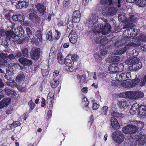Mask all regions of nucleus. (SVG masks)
Returning <instances> with one entry per match:
<instances>
[{
    "label": "nucleus",
    "mask_w": 146,
    "mask_h": 146,
    "mask_svg": "<svg viewBox=\"0 0 146 146\" xmlns=\"http://www.w3.org/2000/svg\"><path fill=\"white\" fill-rule=\"evenodd\" d=\"M8 54L6 53H3L0 54V67L10 66L15 67L17 65L13 61L11 62L7 60Z\"/></svg>",
    "instance_id": "5"
},
{
    "label": "nucleus",
    "mask_w": 146,
    "mask_h": 146,
    "mask_svg": "<svg viewBox=\"0 0 146 146\" xmlns=\"http://www.w3.org/2000/svg\"><path fill=\"white\" fill-rule=\"evenodd\" d=\"M139 115L141 117H143L146 114V107L144 106H141L139 108Z\"/></svg>",
    "instance_id": "23"
},
{
    "label": "nucleus",
    "mask_w": 146,
    "mask_h": 146,
    "mask_svg": "<svg viewBox=\"0 0 146 146\" xmlns=\"http://www.w3.org/2000/svg\"><path fill=\"white\" fill-rule=\"evenodd\" d=\"M146 84V74H145L143 78L141 80L140 83V85L143 86Z\"/></svg>",
    "instance_id": "55"
},
{
    "label": "nucleus",
    "mask_w": 146,
    "mask_h": 146,
    "mask_svg": "<svg viewBox=\"0 0 146 146\" xmlns=\"http://www.w3.org/2000/svg\"><path fill=\"white\" fill-rule=\"evenodd\" d=\"M77 36L75 31L74 30H72L69 35L70 42L72 43H75L77 42Z\"/></svg>",
    "instance_id": "13"
},
{
    "label": "nucleus",
    "mask_w": 146,
    "mask_h": 146,
    "mask_svg": "<svg viewBox=\"0 0 146 146\" xmlns=\"http://www.w3.org/2000/svg\"><path fill=\"white\" fill-rule=\"evenodd\" d=\"M139 81V79L138 78L133 80L131 82H130L131 86V87H133L137 85Z\"/></svg>",
    "instance_id": "42"
},
{
    "label": "nucleus",
    "mask_w": 146,
    "mask_h": 146,
    "mask_svg": "<svg viewBox=\"0 0 146 146\" xmlns=\"http://www.w3.org/2000/svg\"><path fill=\"white\" fill-rule=\"evenodd\" d=\"M54 57V54L53 52V51H52L51 50L50 51V53L49 54V61L50 60V59L52 60H53V58Z\"/></svg>",
    "instance_id": "63"
},
{
    "label": "nucleus",
    "mask_w": 146,
    "mask_h": 146,
    "mask_svg": "<svg viewBox=\"0 0 146 146\" xmlns=\"http://www.w3.org/2000/svg\"><path fill=\"white\" fill-rule=\"evenodd\" d=\"M116 63H112L109 66V70L111 72H116Z\"/></svg>",
    "instance_id": "33"
},
{
    "label": "nucleus",
    "mask_w": 146,
    "mask_h": 146,
    "mask_svg": "<svg viewBox=\"0 0 146 146\" xmlns=\"http://www.w3.org/2000/svg\"><path fill=\"white\" fill-rule=\"evenodd\" d=\"M132 39L129 43L126 45L125 48L126 49V51H129L132 49L134 47L138 46L141 44L139 40H136L134 38H132Z\"/></svg>",
    "instance_id": "10"
},
{
    "label": "nucleus",
    "mask_w": 146,
    "mask_h": 146,
    "mask_svg": "<svg viewBox=\"0 0 146 146\" xmlns=\"http://www.w3.org/2000/svg\"><path fill=\"white\" fill-rule=\"evenodd\" d=\"M15 33L18 35L21 36L24 33V31L22 27L17 28V29L15 30Z\"/></svg>",
    "instance_id": "34"
},
{
    "label": "nucleus",
    "mask_w": 146,
    "mask_h": 146,
    "mask_svg": "<svg viewBox=\"0 0 146 146\" xmlns=\"http://www.w3.org/2000/svg\"><path fill=\"white\" fill-rule=\"evenodd\" d=\"M117 66H116V72H121L123 70V65L122 63H116Z\"/></svg>",
    "instance_id": "36"
},
{
    "label": "nucleus",
    "mask_w": 146,
    "mask_h": 146,
    "mask_svg": "<svg viewBox=\"0 0 146 146\" xmlns=\"http://www.w3.org/2000/svg\"><path fill=\"white\" fill-rule=\"evenodd\" d=\"M126 49L124 47L123 48H121L120 49L117 50L116 52L113 53L116 55H121L124 54L125 52Z\"/></svg>",
    "instance_id": "38"
},
{
    "label": "nucleus",
    "mask_w": 146,
    "mask_h": 146,
    "mask_svg": "<svg viewBox=\"0 0 146 146\" xmlns=\"http://www.w3.org/2000/svg\"><path fill=\"white\" fill-rule=\"evenodd\" d=\"M137 20V18L131 15L123 27V29H126L123 31V34L124 37H133L137 36L139 32V31L137 29H133L132 30V28L134 26V23Z\"/></svg>",
    "instance_id": "2"
},
{
    "label": "nucleus",
    "mask_w": 146,
    "mask_h": 146,
    "mask_svg": "<svg viewBox=\"0 0 146 146\" xmlns=\"http://www.w3.org/2000/svg\"><path fill=\"white\" fill-rule=\"evenodd\" d=\"M131 15L135 17L133 15H130L128 19H127L125 16V13L122 12H120L119 14L118 19L119 21H125V23H126L127 20L129 19Z\"/></svg>",
    "instance_id": "24"
},
{
    "label": "nucleus",
    "mask_w": 146,
    "mask_h": 146,
    "mask_svg": "<svg viewBox=\"0 0 146 146\" xmlns=\"http://www.w3.org/2000/svg\"><path fill=\"white\" fill-rule=\"evenodd\" d=\"M64 62L66 66L69 67L71 66L74 64V62L72 61L69 56H68L66 57L65 61H64Z\"/></svg>",
    "instance_id": "27"
},
{
    "label": "nucleus",
    "mask_w": 146,
    "mask_h": 146,
    "mask_svg": "<svg viewBox=\"0 0 146 146\" xmlns=\"http://www.w3.org/2000/svg\"><path fill=\"white\" fill-rule=\"evenodd\" d=\"M130 125H135V126H136V125H137V126H139L140 125H142V126H143V123L142 122H139L136 121H130Z\"/></svg>",
    "instance_id": "39"
},
{
    "label": "nucleus",
    "mask_w": 146,
    "mask_h": 146,
    "mask_svg": "<svg viewBox=\"0 0 146 146\" xmlns=\"http://www.w3.org/2000/svg\"><path fill=\"white\" fill-rule=\"evenodd\" d=\"M29 18L35 23H38L39 21V18L37 15L34 13H31L30 15Z\"/></svg>",
    "instance_id": "19"
},
{
    "label": "nucleus",
    "mask_w": 146,
    "mask_h": 146,
    "mask_svg": "<svg viewBox=\"0 0 146 146\" xmlns=\"http://www.w3.org/2000/svg\"><path fill=\"white\" fill-rule=\"evenodd\" d=\"M108 11L109 12V16L113 15H115L116 13V9L113 7H108Z\"/></svg>",
    "instance_id": "35"
},
{
    "label": "nucleus",
    "mask_w": 146,
    "mask_h": 146,
    "mask_svg": "<svg viewBox=\"0 0 146 146\" xmlns=\"http://www.w3.org/2000/svg\"><path fill=\"white\" fill-rule=\"evenodd\" d=\"M122 130L124 133L126 134H134L137 132L138 128L135 125L128 124L123 127Z\"/></svg>",
    "instance_id": "7"
},
{
    "label": "nucleus",
    "mask_w": 146,
    "mask_h": 146,
    "mask_svg": "<svg viewBox=\"0 0 146 146\" xmlns=\"http://www.w3.org/2000/svg\"><path fill=\"white\" fill-rule=\"evenodd\" d=\"M124 97H126L131 99L137 100L142 98L144 94L143 92L140 91H133L124 92L122 94Z\"/></svg>",
    "instance_id": "4"
},
{
    "label": "nucleus",
    "mask_w": 146,
    "mask_h": 146,
    "mask_svg": "<svg viewBox=\"0 0 146 146\" xmlns=\"http://www.w3.org/2000/svg\"><path fill=\"white\" fill-rule=\"evenodd\" d=\"M35 7L37 10L40 13L44 12L46 9V7L43 5L40 4L35 5Z\"/></svg>",
    "instance_id": "25"
},
{
    "label": "nucleus",
    "mask_w": 146,
    "mask_h": 146,
    "mask_svg": "<svg viewBox=\"0 0 146 146\" xmlns=\"http://www.w3.org/2000/svg\"><path fill=\"white\" fill-rule=\"evenodd\" d=\"M59 84V81L58 80L53 79L50 82V84L52 88H55Z\"/></svg>",
    "instance_id": "31"
},
{
    "label": "nucleus",
    "mask_w": 146,
    "mask_h": 146,
    "mask_svg": "<svg viewBox=\"0 0 146 146\" xmlns=\"http://www.w3.org/2000/svg\"><path fill=\"white\" fill-rule=\"evenodd\" d=\"M41 72L43 76H46L48 75L49 73V70L48 69L42 70Z\"/></svg>",
    "instance_id": "53"
},
{
    "label": "nucleus",
    "mask_w": 146,
    "mask_h": 146,
    "mask_svg": "<svg viewBox=\"0 0 146 146\" xmlns=\"http://www.w3.org/2000/svg\"><path fill=\"white\" fill-rule=\"evenodd\" d=\"M98 19V16L95 14L91 16L89 20L86 23V25L89 28L92 27V29L95 34L102 33V34L105 35L108 34L111 29V27L110 24L106 23L103 28V25L101 24H97V26H94L96 23Z\"/></svg>",
    "instance_id": "1"
},
{
    "label": "nucleus",
    "mask_w": 146,
    "mask_h": 146,
    "mask_svg": "<svg viewBox=\"0 0 146 146\" xmlns=\"http://www.w3.org/2000/svg\"><path fill=\"white\" fill-rule=\"evenodd\" d=\"M138 60H139V59L137 57L129 58L125 61V63L128 65L131 64L132 65L135 62V61L137 62Z\"/></svg>",
    "instance_id": "22"
},
{
    "label": "nucleus",
    "mask_w": 146,
    "mask_h": 146,
    "mask_svg": "<svg viewBox=\"0 0 146 146\" xmlns=\"http://www.w3.org/2000/svg\"><path fill=\"white\" fill-rule=\"evenodd\" d=\"M82 103L83 105L85 106V108H86V106H87L88 105V101L86 98H84L82 100Z\"/></svg>",
    "instance_id": "59"
},
{
    "label": "nucleus",
    "mask_w": 146,
    "mask_h": 146,
    "mask_svg": "<svg viewBox=\"0 0 146 146\" xmlns=\"http://www.w3.org/2000/svg\"><path fill=\"white\" fill-rule=\"evenodd\" d=\"M112 42V41H109V42H105V44H104L103 45L100 46V48L101 49V51L100 54L102 56H105L107 54L108 50L111 49L112 47L114 46H115V47H119L121 45V44L119 45L118 44V43H119L118 41L113 44V46H112L113 45H109L110 44H111Z\"/></svg>",
    "instance_id": "6"
},
{
    "label": "nucleus",
    "mask_w": 146,
    "mask_h": 146,
    "mask_svg": "<svg viewBox=\"0 0 146 146\" xmlns=\"http://www.w3.org/2000/svg\"><path fill=\"white\" fill-rule=\"evenodd\" d=\"M46 37L47 40L50 41L52 40L53 38L52 33L51 31H49L48 33L46 35Z\"/></svg>",
    "instance_id": "45"
},
{
    "label": "nucleus",
    "mask_w": 146,
    "mask_h": 146,
    "mask_svg": "<svg viewBox=\"0 0 146 146\" xmlns=\"http://www.w3.org/2000/svg\"><path fill=\"white\" fill-rule=\"evenodd\" d=\"M7 58L10 60H13L15 59V55H14L13 54H8Z\"/></svg>",
    "instance_id": "64"
},
{
    "label": "nucleus",
    "mask_w": 146,
    "mask_h": 146,
    "mask_svg": "<svg viewBox=\"0 0 146 146\" xmlns=\"http://www.w3.org/2000/svg\"><path fill=\"white\" fill-rule=\"evenodd\" d=\"M142 67V63L138 60L135 62L131 66H130L129 69L132 71H137L140 69Z\"/></svg>",
    "instance_id": "14"
},
{
    "label": "nucleus",
    "mask_w": 146,
    "mask_h": 146,
    "mask_svg": "<svg viewBox=\"0 0 146 146\" xmlns=\"http://www.w3.org/2000/svg\"><path fill=\"white\" fill-rule=\"evenodd\" d=\"M94 57L96 61L98 62H100L102 60V58L98 54H95L94 55Z\"/></svg>",
    "instance_id": "54"
},
{
    "label": "nucleus",
    "mask_w": 146,
    "mask_h": 146,
    "mask_svg": "<svg viewBox=\"0 0 146 146\" xmlns=\"http://www.w3.org/2000/svg\"><path fill=\"white\" fill-rule=\"evenodd\" d=\"M57 59L58 62L60 64L64 63V59L62 56V54L61 52H59L57 55Z\"/></svg>",
    "instance_id": "30"
},
{
    "label": "nucleus",
    "mask_w": 146,
    "mask_h": 146,
    "mask_svg": "<svg viewBox=\"0 0 146 146\" xmlns=\"http://www.w3.org/2000/svg\"><path fill=\"white\" fill-rule=\"evenodd\" d=\"M138 138L135 142L133 144V146H141L146 143V135H143Z\"/></svg>",
    "instance_id": "12"
},
{
    "label": "nucleus",
    "mask_w": 146,
    "mask_h": 146,
    "mask_svg": "<svg viewBox=\"0 0 146 146\" xmlns=\"http://www.w3.org/2000/svg\"><path fill=\"white\" fill-rule=\"evenodd\" d=\"M13 19L16 21H22L24 19V17L20 14L13 15Z\"/></svg>",
    "instance_id": "28"
},
{
    "label": "nucleus",
    "mask_w": 146,
    "mask_h": 146,
    "mask_svg": "<svg viewBox=\"0 0 146 146\" xmlns=\"http://www.w3.org/2000/svg\"><path fill=\"white\" fill-rule=\"evenodd\" d=\"M130 102L127 100H122L118 102V104L121 108L127 107L129 104Z\"/></svg>",
    "instance_id": "20"
},
{
    "label": "nucleus",
    "mask_w": 146,
    "mask_h": 146,
    "mask_svg": "<svg viewBox=\"0 0 146 146\" xmlns=\"http://www.w3.org/2000/svg\"><path fill=\"white\" fill-rule=\"evenodd\" d=\"M139 53V51L137 50L134 49L130 53V56H132L133 57H136L138 56Z\"/></svg>",
    "instance_id": "37"
},
{
    "label": "nucleus",
    "mask_w": 146,
    "mask_h": 146,
    "mask_svg": "<svg viewBox=\"0 0 146 146\" xmlns=\"http://www.w3.org/2000/svg\"><path fill=\"white\" fill-rule=\"evenodd\" d=\"M121 0H101L100 3L104 5L115 6L117 5V6L119 8L121 7Z\"/></svg>",
    "instance_id": "9"
},
{
    "label": "nucleus",
    "mask_w": 146,
    "mask_h": 146,
    "mask_svg": "<svg viewBox=\"0 0 146 146\" xmlns=\"http://www.w3.org/2000/svg\"><path fill=\"white\" fill-rule=\"evenodd\" d=\"M17 9H19L23 8L22 1H19L18 3H16L15 5Z\"/></svg>",
    "instance_id": "52"
},
{
    "label": "nucleus",
    "mask_w": 146,
    "mask_h": 146,
    "mask_svg": "<svg viewBox=\"0 0 146 146\" xmlns=\"http://www.w3.org/2000/svg\"><path fill=\"white\" fill-rule=\"evenodd\" d=\"M136 4L139 7H143L146 5V0H138Z\"/></svg>",
    "instance_id": "29"
},
{
    "label": "nucleus",
    "mask_w": 146,
    "mask_h": 146,
    "mask_svg": "<svg viewBox=\"0 0 146 146\" xmlns=\"http://www.w3.org/2000/svg\"><path fill=\"white\" fill-rule=\"evenodd\" d=\"M114 141L117 143H121L124 140L125 137L123 134L120 131L113 133L112 135Z\"/></svg>",
    "instance_id": "8"
},
{
    "label": "nucleus",
    "mask_w": 146,
    "mask_h": 146,
    "mask_svg": "<svg viewBox=\"0 0 146 146\" xmlns=\"http://www.w3.org/2000/svg\"><path fill=\"white\" fill-rule=\"evenodd\" d=\"M12 90H11L9 88H5L4 91L5 94L8 96H10V94Z\"/></svg>",
    "instance_id": "61"
},
{
    "label": "nucleus",
    "mask_w": 146,
    "mask_h": 146,
    "mask_svg": "<svg viewBox=\"0 0 146 146\" xmlns=\"http://www.w3.org/2000/svg\"><path fill=\"white\" fill-rule=\"evenodd\" d=\"M54 93L52 91H51L49 93L47 99V101L48 102H53L54 99Z\"/></svg>",
    "instance_id": "32"
},
{
    "label": "nucleus",
    "mask_w": 146,
    "mask_h": 146,
    "mask_svg": "<svg viewBox=\"0 0 146 146\" xmlns=\"http://www.w3.org/2000/svg\"><path fill=\"white\" fill-rule=\"evenodd\" d=\"M17 87L19 91L21 92H25L26 91V88L21 86H17Z\"/></svg>",
    "instance_id": "49"
},
{
    "label": "nucleus",
    "mask_w": 146,
    "mask_h": 146,
    "mask_svg": "<svg viewBox=\"0 0 146 146\" xmlns=\"http://www.w3.org/2000/svg\"><path fill=\"white\" fill-rule=\"evenodd\" d=\"M102 13L105 16H109L110 14L108 11V7H106L103 9Z\"/></svg>",
    "instance_id": "44"
},
{
    "label": "nucleus",
    "mask_w": 146,
    "mask_h": 146,
    "mask_svg": "<svg viewBox=\"0 0 146 146\" xmlns=\"http://www.w3.org/2000/svg\"><path fill=\"white\" fill-rule=\"evenodd\" d=\"M15 83V82L13 80H10L7 82V85L11 87H14Z\"/></svg>",
    "instance_id": "47"
},
{
    "label": "nucleus",
    "mask_w": 146,
    "mask_h": 146,
    "mask_svg": "<svg viewBox=\"0 0 146 146\" xmlns=\"http://www.w3.org/2000/svg\"><path fill=\"white\" fill-rule=\"evenodd\" d=\"M28 104L30 107V109L31 110H33L35 106V104L34 102L32 100H31L29 102Z\"/></svg>",
    "instance_id": "58"
},
{
    "label": "nucleus",
    "mask_w": 146,
    "mask_h": 146,
    "mask_svg": "<svg viewBox=\"0 0 146 146\" xmlns=\"http://www.w3.org/2000/svg\"><path fill=\"white\" fill-rule=\"evenodd\" d=\"M6 39L9 40L10 41H12L15 43L21 44L20 40L18 36L15 34L13 31L11 30H7L6 33ZM2 45L5 48H7L8 46V42L6 40L2 42Z\"/></svg>",
    "instance_id": "3"
},
{
    "label": "nucleus",
    "mask_w": 146,
    "mask_h": 146,
    "mask_svg": "<svg viewBox=\"0 0 146 146\" xmlns=\"http://www.w3.org/2000/svg\"><path fill=\"white\" fill-rule=\"evenodd\" d=\"M22 54L23 56L26 58L29 56L28 49L27 48H24L22 50Z\"/></svg>",
    "instance_id": "40"
},
{
    "label": "nucleus",
    "mask_w": 146,
    "mask_h": 146,
    "mask_svg": "<svg viewBox=\"0 0 146 146\" xmlns=\"http://www.w3.org/2000/svg\"><path fill=\"white\" fill-rule=\"evenodd\" d=\"M40 53V49L39 48L35 49L32 51V57L35 60H38L39 57Z\"/></svg>",
    "instance_id": "18"
},
{
    "label": "nucleus",
    "mask_w": 146,
    "mask_h": 146,
    "mask_svg": "<svg viewBox=\"0 0 146 146\" xmlns=\"http://www.w3.org/2000/svg\"><path fill=\"white\" fill-rule=\"evenodd\" d=\"M108 109V107L107 106L103 107L101 111V114L106 115L107 113Z\"/></svg>",
    "instance_id": "46"
},
{
    "label": "nucleus",
    "mask_w": 146,
    "mask_h": 146,
    "mask_svg": "<svg viewBox=\"0 0 146 146\" xmlns=\"http://www.w3.org/2000/svg\"><path fill=\"white\" fill-rule=\"evenodd\" d=\"M139 105L137 103L133 104L130 110V112L131 114H134L137 111V109L139 108Z\"/></svg>",
    "instance_id": "21"
},
{
    "label": "nucleus",
    "mask_w": 146,
    "mask_h": 146,
    "mask_svg": "<svg viewBox=\"0 0 146 146\" xmlns=\"http://www.w3.org/2000/svg\"><path fill=\"white\" fill-rule=\"evenodd\" d=\"M112 60L114 62H117L119 61L120 60V58L119 56H114L112 57Z\"/></svg>",
    "instance_id": "62"
},
{
    "label": "nucleus",
    "mask_w": 146,
    "mask_h": 146,
    "mask_svg": "<svg viewBox=\"0 0 146 146\" xmlns=\"http://www.w3.org/2000/svg\"><path fill=\"white\" fill-rule=\"evenodd\" d=\"M61 35L60 33L57 30H55V38L56 40H58Z\"/></svg>",
    "instance_id": "60"
},
{
    "label": "nucleus",
    "mask_w": 146,
    "mask_h": 146,
    "mask_svg": "<svg viewBox=\"0 0 146 146\" xmlns=\"http://www.w3.org/2000/svg\"><path fill=\"white\" fill-rule=\"evenodd\" d=\"M131 78V74L130 72L124 73L116 75L115 79L117 81L120 82L123 80L125 81Z\"/></svg>",
    "instance_id": "11"
},
{
    "label": "nucleus",
    "mask_w": 146,
    "mask_h": 146,
    "mask_svg": "<svg viewBox=\"0 0 146 146\" xmlns=\"http://www.w3.org/2000/svg\"><path fill=\"white\" fill-rule=\"evenodd\" d=\"M19 61L21 64L24 66H30L32 64V61L24 57H22L19 59Z\"/></svg>",
    "instance_id": "15"
},
{
    "label": "nucleus",
    "mask_w": 146,
    "mask_h": 146,
    "mask_svg": "<svg viewBox=\"0 0 146 146\" xmlns=\"http://www.w3.org/2000/svg\"><path fill=\"white\" fill-rule=\"evenodd\" d=\"M8 68L7 69V72L8 73V75H11L13 73V67L8 66Z\"/></svg>",
    "instance_id": "51"
},
{
    "label": "nucleus",
    "mask_w": 146,
    "mask_h": 146,
    "mask_svg": "<svg viewBox=\"0 0 146 146\" xmlns=\"http://www.w3.org/2000/svg\"><path fill=\"white\" fill-rule=\"evenodd\" d=\"M111 125L112 127L114 129L119 128V125L117 119L115 117H112L111 118Z\"/></svg>",
    "instance_id": "17"
},
{
    "label": "nucleus",
    "mask_w": 146,
    "mask_h": 146,
    "mask_svg": "<svg viewBox=\"0 0 146 146\" xmlns=\"http://www.w3.org/2000/svg\"><path fill=\"white\" fill-rule=\"evenodd\" d=\"M69 56L72 61L74 62V61L77 60L78 58V55L76 54H74L72 56Z\"/></svg>",
    "instance_id": "56"
},
{
    "label": "nucleus",
    "mask_w": 146,
    "mask_h": 146,
    "mask_svg": "<svg viewBox=\"0 0 146 146\" xmlns=\"http://www.w3.org/2000/svg\"><path fill=\"white\" fill-rule=\"evenodd\" d=\"M124 81L121 83V85L123 87L127 88H129L131 87L130 82Z\"/></svg>",
    "instance_id": "43"
},
{
    "label": "nucleus",
    "mask_w": 146,
    "mask_h": 146,
    "mask_svg": "<svg viewBox=\"0 0 146 146\" xmlns=\"http://www.w3.org/2000/svg\"><path fill=\"white\" fill-rule=\"evenodd\" d=\"M25 78L23 73L22 72H20L17 77L15 80L17 82H21L24 80Z\"/></svg>",
    "instance_id": "26"
},
{
    "label": "nucleus",
    "mask_w": 146,
    "mask_h": 146,
    "mask_svg": "<svg viewBox=\"0 0 146 146\" xmlns=\"http://www.w3.org/2000/svg\"><path fill=\"white\" fill-rule=\"evenodd\" d=\"M21 124L20 123L19 121H14L13 123L10 125V126L12 128L13 127H16L17 126H19Z\"/></svg>",
    "instance_id": "48"
},
{
    "label": "nucleus",
    "mask_w": 146,
    "mask_h": 146,
    "mask_svg": "<svg viewBox=\"0 0 146 146\" xmlns=\"http://www.w3.org/2000/svg\"><path fill=\"white\" fill-rule=\"evenodd\" d=\"M134 37V38L136 40H139L140 42V40L142 41H146V37L144 34H142L138 38L137 37Z\"/></svg>",
    "instance_id": "41"
},
{
    "label": "nucleus",
    "mask_w": 146,
    "mask_h": 146,
    "mask_svg": "<svg viewBox=\"0 0 146 146\" xmlns=\"http://www.w3.org/2000/svg\"><path fill=\"white\" fill-rule=\"evenodd\" d=\"M104 39L101 40L100 38H97L95 40V42L97 44L100 43L101 44V45H103V44H105L106 42L105 43H104Z\"/></svg>",
    "instance_id": "57"
},
{
    "label": "nucleus",
    "mask_w": 146,
    "mask_h": 146,
    "mask_svg": "<svg viewBox=\"0 0 146 146\" xmlns=\"http://www.w3.org/2000/svg\"><path fill=\"white\" fill-rule=\"evenodd\" d=\"M81 14L79 11L74 12L72 16V21L76 23H79L80 20Z\"/></svg>",
    "instance_id": "16"
},
{
    "label": "nucleus",
    "mask_w": 146,
    "mask_h": 146,
    "mask_svg": "<svg viewBox=\"0 0 146 146\" xmlns=\"http://www.w3.org/2000/svg\"><path fill=\"white\" fill-rule=\"evenodd\" d=\"M3 103L6 106L8 105L11 101V99L9 98H7L4 99L2 100Z\"/></svg>",
    "instance_id": "50"
}]
</instances>
